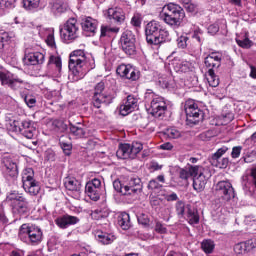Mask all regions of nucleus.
<instances>
[{
	"label": "nucleus",
	"mask_w": 256,
	"mask_h": 256,
	"mask_svg": "<svg viewBox=\"0 0 256 256\" xmlns=\"http://www.w3.org/2000/svg\"><path fill=\"white\" fill-rule=\"evenodd\" d=\"M146 41L149 45H161L166 41H171V36L167 29H163L161 24L152 20L146 24L145 27Z\"/></svg>",
	"instance_id": "obj_1"
},
{
	"label": "nucleus",
	"mask_w": 256,
	"mask_h": 256,
	"mask_svg": "<svg viewBox=\"0 0 256 256\" xmlns=\"http://www.w3.org/2000/svg\"><path fill=\"white\" fill-rule=\"evenodd\" d=\"M159 17L167 25L179 27L181 21L185 18V12L177 4L169 3L163 6Z\"/></svg>",
	"instance_id": "obj_2"
},
{
	"label": "nucleus",
	"mask_w": 256,
	"mask_h": 256,
	"mask_svg": "<svg viewBox=\"0 0 256 256\" xmlns=\"http://www.w3.org/2000/svg\"><path fill=\"white\" fill-rule=\"evenodd\" d=\"M113 187L115 191L126 195L127 197H136L141 191H143V184L141 183V178L132 177L126 182L122 183L121 180H115L113 182Z\"/></svg>",
	"instance_id": "obj_3"
},
{
	"label": "nucleus",
	"mask_w": 256,
	"mask_h": 256,
	"mask_svg": "<svg viewBox=\"0 0 256 256\" xmlns=\"http://www.w3.org/2000/svg\"><path fill=\"white\" fill-rule=\"evenodd\" d=\"M90 60L91 58L87 56L85 50L77 49L70 54L68 67L70 71H72L73 75H75L76 77H83L85 75L83 67H87Z\"/></svg>",
	"instance_id": "obj_4"
},
{
	"label": "nucleus",
	"mask_w": 256,
	"mask_h": 256,
	"mask_svg": "<svg viewBox=\"0 0 256 256\" xmlns=\"http://www.w3.org/2000/svg\"><path fill=\"white\" fill-rule=\"evenodd\" d=\"M223 59V54L219 52H211L205 58V66L208 67L207 72V82L210 87H219V77L215 75L214 69H219L221 67V61Z\"/></svg>",
	"instance_id": "obj_5"
},
{
	"label": "nucleus",
	"mask_w": 256,
	"mask_h": 256,
	"mask_svg": "<svg viewBox=\"0 0 256 256\" xmlns=\"http://www.w3.org/2000/svg\"><path fill=\"white\" fill-rule=\"evenodd\" d=\"M19 238L24 243H30V245H39L43 241V231L39 226L22 224L19 229Z\"/></svg>",
	"instance_id": "obj_6"
},
{
	"label": "nucleus",
	"mask_w": 256,
	"mask_h": 256,
	"mask_svg": "<svg viewBox=\"0 0 256 256\" xmlns=\"http://www.w3.org/2000/svg\"><path fill=\"white\" fill-rule=\"evenodd\" d=\"M105 91V83L99 82L94 88V95L92 97V104L96 109H101L102 105H110L113 103V95Z\"/></svg>",
	"instance_id": "obj_7"
},
{
	"label": "nucleus",
	"mask_w": 256,
	"mask_h": 256,
	"mask_svg": "<svg viewBox=\"0 0 256 256\" xmlns=\"http://www.w3.org/2000/svg\"><path fill=\"white\" fill-rule=\"evenodd\" d=\"M35 172L33 168H26L22 172V183L23 189L26 193L30 195H38L39 191H41V186H39V182L35 180Z\"/></svg>",
	"instance_id": "obj_8"
},
{
	"label": "nucleus",
	"mask_w": 256,
	"mask_h": 256,
	"mask_svg": "<svg viewBox=\"0 0 256 256\" xmlns=\"http://www.w3.org/2000/svg\"><path fill=\"white\" fill-rule=\"evenodd\" d=\"M1 85H7L12 91H19L23 87H27V80L25 78L12 74L11 72L0 71Z\"/></svg>",
	"instance_id": "obj_9"
},
{
	"label": "nucleus",
	"mask_w": 256,
	"mask_h": 256,
	"mask_svg": "<svg viewBox=\"0 0 256 256\" xmlns=\"http://www.w3.org/2000/svg\"><path fill=\"white\" fill-rule=\"evenodd\" d=\"M165 111H167V102H165V98L152 93V101L149 108L150 115L159 119V117L165 115Z\"/></svg>",
	"instance_id": "obj_10"
},
{
	"label": "nucleus",
	"mask_w": 256,
	"mask_h": 256,
	"mask_svg": "<svg viewBox=\"0 0 256 256\" xmlns=\"http://www.w3.org/2000/svg\"><path fill=\"white\" fill-rule=\"evenodd\" d=\"M79 33V24L77 23V19L70 18L64 28L60 30V34L64 41H73L77 39V35Z\"/></svg>",
	"instance_id": "obj_11"
},
{
	"label": "nucleus",
	"mask_w": 256,
	"mask_h": 256,
	"mask_svg": "<svg viewBox=\"0 0 256 256\" xmlns=\"http://www.w3.org/2000/svg\"><path fill=\"white\" fill-rule=\"evenodd\" d=\"M184 111L186 113L187 121H191V123H197L199 119L203 117V112L199 109V105H197L193 99L186 100Z\"/></svg>",
	"instance_id": "obj_12"
},
{
	"label": "nucleus",
	"mask_w": 256,
	"mask_h": 256,
	"mask_svg": "<svg viewBox=\"0 0 256 256\" xmlns=\"http://www.w3.org/2000/svg\"><path fill=\"white\" fill-rule=\"evenodd\" d=\"M135 41V34H133V32H131L130 30H126L123 32L120 38V45L126 55H135Z\"/></svg>",
	"instance_id": "obj_13"
},
{
	"label": "nucleus",
	"mask_w": 256,
	"mask_h": 256,
	"mask_svg": "<svg viewBox=\"0 0 256 256\" xmlns=\"http://www.w3.org/2000/svg\"><path fill=\"white\" fill-rule=\"evenodd\" d=\"M85 191L92 201H99L101 197V180L94 178L88 182Z\"/></svg>",
	"instance_id": "obj_14"
},
{
	"label": "nucleus",
	"mask_w": 256,
	"mask_h": 256,
	"mask_svg": "<svg viewBox=\"0 0 256 256\" xmlns=\"http://www.w3.org/2000/svg\"><path fill=\"white\" fill-rule=\"evenodd\" d=\"M116 73L123 79H129L130 81H137V79H139V71L135 70L131 65H119L116 69Z\"/></svg>",
	"instance_id": "obj_15"
},
{
	"label": "nucleus",
	"mask_w": 256,
	"mask_h": 256,
	"mask_svg": "<svg viewBox=\"0 0 256 256\" xmlns=\"http://www.w3.org/2000/svg\"><path fill=\"white\" fill-rule=\"evenodd\" d=\"M216 191L220 195H223V199L225 201H231L235 197V190L233 189V185L228 181H220L216 184Z\"/></svg>",
	"instance_id": "obj_16"
},
{
	"label": "nucleus",
	"mask_w": 256,
	"mask_h": 256,
	"mask_svg": "<svg viewBox=\"0 0 256 256\" xmlns=\"http://www.w3.org/2000/svg\"><path fill=\"white\" fill-rule=\"evenodd\" d=\"M211 179V170H204L198 176L193 178V188L195 191L200 193L205 189V185H207V181Z\"/></svg>",
	"instance_id": "obj_17"
},
{
	"label": "nucleus",
	"mask_w": 256,
	"mask_h": 256,
	"mask_svg": "<svg viewBox=\"0 0 256 256\" xmlns=\"http://www.w3.org/2000/svg\"><path fill=\"white\" fill-rule=\"evenodd\" d=\"M12 205V213L15 217H23V215H27L30 211L29 202L24 198L20 201H16L11 204Z\"/></svg>",
	"instance_id": "obj_18"
},
{
	"label": "nucleus",
	"mask_w": 256,
	"mask_h": 256,
	"mask_svg": "<svg viewBox=\"0 0 256 256\" xmlns=\"http://www.w3.org/2000/svg\"><path fill=\"white\" fill-rule=\"evenodd\" d=\"M18 131H20L21 135L26 137V139H33L35 135H37V129L33 126V123L27 120L21 122Z\"/></svg>",
	"instance_id": "obj_19"
},
{
	"label": "nucleus",
	"mask_w": 256,
	"mask_h": 256,
	"mask_svg": "<svg viewBox=\"0 0 256 256\" xmlns=\"http://www.w3.org/2000/svg\"><path fill=\"white\" fill-rule=\"evenodd\" d=\"M137 103V98H134L132 95H129L125 103L120 106V114L123 115V117H125L129 115V113H133V111L137 109Z\"/></svg>",
	"instance_id": "obj_20"
},
{
	"label": "nucleus",
	"mask_w": 256,
	"mask_h": 256,
	"mask_svg": "<svg viewBox=\"0 0 256 256\" xmlns=\"http://www.w3.org/2000/svg\"><path fill=\"white\" fill-rule=\"evenodd\" d=\"M26 65H43L45 63V54L41 52H30L25 55Z\"/></svg>",
	"instance_id": "obj_21"
},
{
	"label": "nucleus",
	"mask_w": 256,
	"mask_h": 256,
	"mask_svg": "<svg viewBox=\"0 0 256 256\" xmlns=\"http://www.w3.org/2000/svg\"><path fill=\"white\" fill-rule=\"evenodd\" d=\"M2 163L4 165V171L8 177H17V164L13 162V159L9 156H4L2 159Z\"/></svg>",
	"instance_id": "obj_22"
},
{
	"label": "nucleus",
	"mask_w": 256,
	"mask_h": 256,
	"mask_svg": "<svg viewBox=\"0 0 256 256\" xmlns=\"http://www.w3.org/2000/svg\"><path fill=\"white\" fill-rule=\"evenodd\" d=\"M79 223V218L77 216L64 215L56 219V225L60 229H67L70 225H77Z\"/></svg>",
	"instance_id": "obj_23"
},
{
	"label": "nucleus",
	"mask_w": 256,
	"mask_h": 256,
	"mask_svg": "<svg viewBox=\"0 0 256 256\" xmlns=\"http://www.w3.org/2000/svg\"><path fill=\"white\" fill-rule=\"evenodd\" d=\"M99 22L92 17H86L82 21V29L90 35H95Z\"/></svg>",
	"instance_id": "obj_24"
},
{
	"label": "nucleus",
	"mask_w": 256,
	"mask_h": 256,
	"mask_svg": "<svg viewBox=\"0 0 256 256\" xmlns=\"http://www.w3.org/2000/svg\"><path fill=\"white\" fill-rule=\"evenodd\" d=\"M64 186L67 191H74L75 193L81 191V182L73 177H66L64 179Z\"/></svg>",
	"instance_id": "obj_25"
},
{
	"label": "nucleus",
	"mask_w": 256,
	"mask_h": 256,
	"mask_svg": "<svg viewBox=\"0 0 256 256\" xmlns=\"http://www.w3.org/2000/svg\"><path fill=\"white\" fill-rule=\"evenodd\" d=\"M51 11L54 15H61L69 11V5L61 0H55L51 3Z\"/></svg>",
	"instance_id": "obj_26"
},
{
	"label": "nucleus",
	"mask_w": 256,
	"mask_h": 256,
	"mask_svg": "<svg viewBox=\"0 0 256 256\" xmlns=\"http://www.w3.org/2000/svg\"><path fill=\"white\" fill-rule=\"evenodd\" d=\"M116 156L118 159H133V154L131 153V144H122L116 151Z\"/></svg>",
	"instance_id": "obj_27"
},
{
	"label": "nucleus",
	"mask_w": 256,
	"mask_h": 256,
	"mask_svg": "<svg viewBox=\"0 0 256 256\" xmlns=\"http://www.w3.org/2000/svg\"><path fill=\"white\" fill-rule=\"evenodd\" d=\"M108 17L117 23H123L125 21V12L121 8H110L108 9Z\"/></svg>",
	"instance_id": "obj_28"
},
{
	"label": "nucleus",
	"mask_w": 256,
	"mask_h": 256,
	"mask_svg": "<svg viewBox=\"0 0 256 256\" xmlns=\"http://www.w3.org/2000/svg\"><path fill=\"white\" fill-rule=\"evenodd\" d=\"M118 224L124 231H127L131 227V217L127 213H122L119 216Z\"/></svg>",
	"instance_id": "obj_29"
},
{
	"label": "nucleus",
	"mask_w": 256,
	"mask_h": 256,
	"mask_svg": "<svg viewBox=\"0 0 256 256\" xmlns=\"http://www.w3.org/2000/svg\"><path fill=\"white\" fill-rule=\"evenodd\" d=\"M97 237L102 245H111V243L116 239L115 235L106 232L99 233Z\"/></svg>",
	"instance_id": "obj_30"
},
{
	"label": "nucleus",
	"mask_w": 256,
	"mask_h": 256,
	"mask_svg": "<svg viewBox=\"0 0 256 256\" xmlns=\"http://www.w3.org/2000/svg\"><path fill=\"white\" fill-rule=\"evenodd\" d=\"M40 4L41 0H23V7L26 11H35V9H39Z\"/></svg>",
	"instance_id": "obj_31"
},
{
	"label": "nucleus",
	"mask_w": 256,
	"mask_h": 256,
	"mask_svg": "<svg viewBox=\"0 0 256 256\" xmlns=\"http://www.w3.org/2000/svg\"><path fill=\"white\" fill-rule=\"evenodd\" d=\"M210 163L218 169H227L229 165V158L210 159Z\"/></svg>",
	"instance_id": "obj_32"
},
{
	"label": "nucleus",
	"mask_w": 256,
	"mask_h": 256,
	"mask_svg": "<svg viewBox=\"0 0 256 256\" xmlns=\"http://www.w3.org/2000/svg\"><path fill=\"white\" fill-rule=\"evenodd\" d=\"M188 171L190 173V177H193L195 179L196 177H199L203 171H209L208 168H203L202 166H189Z\"/></svg>",
	"instance_id": "obj_33"
},
{
	"label": "nucleus",
	"mask_w": 256,
	"mask_h": 256,
	"mask_svg": "<svg viewBox=\"0 0 256 256\" xmlns=\"http://www.w3.org/2000/svg\"><path fill=\"white\" fill-rule=\"evenodd\" d=\"M201 249L204 253L210 254L213 253V249H215V242L212 240H204L201 243Z\"/></svg>",
	"instance_id": "obj_34"
},
{
	"label": "nucleus",
	"mask_w": 256,
	"mask_h": 256,
	"mask_svg": "<svg viewBox=\"0 0 256 256\" xmlns=\"http://www.w3.org/2000/svg\"><path fill=\"white\" fill-rule=\"evenodd\" d=\"M236 43L242 49H251L253 46V41H251L248 37L236 38Z\"/></svg>",
	"instance_id": "obj_35"
},
{
	"label": "nucleus",
	"mask_w": 256,
	"mask_h": 256,
	"mask_svg": "<svg viewBox=\"0 0 256 256\" xmlns=\"http://www.w3.org/2000/svg\"><path fill=\"white\" fill-rule=\"evenodd\" d=\"M70 133L75 137H78V139H81L85 135V129L80 126L70 124Z\"/></svg>",
	"instance_id": "obj_36"
},
{
	"label": "nucleus",
	"mask_w": 256,
	"mask_h": 256,
	"mask_svg": "<svg viewBox=\"0 0 256 256\" xmlns=\"http://www.w3.org/2000/svg\"><path fill=\"white\" fill-rule=\"evenodd\" d=\"M130 151L132 153V158L135 159L138 153H141V151H143V144H141L140 142H133L132 144H130Z\"/></svg>",
	"instance_id": "obj_37"
},
{
	"label": "nucleus",
	"mask_w": 256,
	"mask_h": 256,
	"mask_svg": "<svg viewBox=\"0 0 256 256\" xmlns=\"http://www.w3.org/2000/svg\"><path fill=\"white\" fill-rule=\"evenodd\" d=\"M93 219L99 220V219H105L106 217H109V210L108 209H97L92 213Z\"/></svg>",
	"instance_id": "obj_38"
},
{
	"label": "nucleus",
	"mask_w": 256,
	"mask_h": 256,
	"mask_svg": "<svg viewBox=\"0 0 256 256\" xmlns=\"http://www.w3.org/2000/svg\"><path fill=\"white\" fill-rule=\"evenodd\" d=\"M23 99L27 107H29L30 109H32V107H35V105H37V98H35V96L32 94L25 95Z\"/></svg>",
	"instance_id": "obj_39"
},
{
	"label": "nucleus",
	"mask_w": 256,
	"mask_h": 256,
	"mask_svg": "<svg viewBox=\"0 0 256 256\" xmlns=\"http://www.w3.org/2000/svg\"><path fill=\"white\" fill-rule=\"evenodd\" d=\"M165 135H167L169 139H179V137H181V132L176 128H168L165 131Z\"/></svg>",
	"instance_id": "obj_40"
},
{
	"label": "nucleus",
	"mask_w": 256,
	"mask_h": 256,
	"mask_svg": "<svg viewBox=\"0 0 256 256\" xmlns=\"http://www.w3.org/2000/svg\"><path fill=\"white\" fill-rule=\"evenodd\" d=\"M180 73H189L193 71V64L189 61H184L179 65V70Z\"/></svg>",
	"instance_id": "obj_41"
},
{
	"label": "nucleus",
	"mask_w": 256,
	"mask_h": 256,
	"mask_svg": "<svg viewBox=\"0 0 256 256\" xmlns=\"http://www.w3.org/2000/svg\"><path fill=\"white\" fill-rule=\"evenodd\" d=\"M229 151V147L222 146L214 154H212L210 159H221Z\"/></svg>",
	"instance_id": "obj_42"
},
{
	"label": "nucleus",
	"mask_w": 256,
	"mask_h": 256,
	"mask_svg": "<svg viewBox=\"0 0 256 256\" xmlns=\"http://www.w3.org/2000/svg\"><path fill=\"white\" fill-rule=\"evenodd\" d=\"M177 45L179 49H187V46L189 45V37L183 35L178 37Z\"/></svg>",
	"instance_id": "obj_43"
},
{
	"label": "nucleus",
	"mask_w": 256,
	"mask_h": 256,
	"mask_svg": "<svg viewBox=\"0 0 256 256\" xmlns=\"http://www.w3.org/2000/svg\"><path fill=\"white\" fill-rule=\"evenodd\" d=\"M8 201H12V203H16V201H21L23 199H25V197H23V195L19 194V192H11L8 196H7Z\"/></svg>",
	"instance_id": "obj_44"
},
{
	"label": "nucleus",
	"mask_w": 256,
	"mask_h": 256,
	"mask_svg": "<svg viewBox=\"0 0 256 256\" xmlns=\"http://www.w3.org/2000/svg\"><path fill=\"white\" fill-rule=\"evenodd\" d=\"M247 251V244L241 242V243H238L234 246V252L237 254V255H243V253H246Z\"/></svg>",
	"instance_id": "obj_45"
},
{
	"label": "nucleus",
	"mask_w": 256,
	"mask_h": 256,
	"mask_svg": "<svg viewBox=\"0 0 256 256\" xmlns=\"http://www.w3.org/2000/svg\"><path fill=\"white\" fill-rule=\"evenodd\" d=\"M188 219L191 225H197V223H199V215L195 212H191V210L188 212Z\"/></svg>",
	"instance_id": "obj_46"
},
{
	"label": "nucleus",
	"mask_w": 256,
	"mask_h": 256,
	"mask_svg": "<svg viewBox=\"0 0 256 256\" xmlns=\"http://www.w3.org/2000/svg\"><path fill=\"white\" fill-rule=\"evenodd\" d=\"M138 223L140 225H143V227H149V216H147L146 214H141L140 216H138Z\"/></svg>",
	"instance_id": "obj_47"
},
{
	"label": "nucleus",
	"mask_w": 256,
	"mask_h": 256,
	"mask_svg": "<svg viewBox=\"0 0 256 256\" xmlns=\"http://www.w3.org/2000/svg\"><path fill=\"white\" fill-rule=\"evenodd\" d=\"M49 64L55 65L57 69H61V58L58 56H50Z\"/></svg>",
	"instance_id": "obj_48"
},
{
	"label": "nucleus",
	"mask_w": 256,
	"mask_h": 256,
	"mask_svg": "<svg viewBox=\"0 0 256 256\" xmlns=\"http://www.w3.org/2000/svg\"><path fill=\"white\" fill-rule=\"evenodd\" d=\"M0 40L4 45H9V41H11V35H9V32H2L0 33Z\"/></svg>",
	"instance_id": "obj_49"
},
{
	"label": "nucleus",
	"mask_w": 256,
	"mask_h": 256,
	"mask_svg": "<svg viewBox=\"0 0 256 256\" xmlns=\"http://www.w3.org/2000/svg\"><path fill=\"white\" fill-rule=\"evenodd\" d=\"M243 148L241 146H235L232 148V153H231V156H232V159H239V157L241 156V150Z\"/></svg>",
	"instance_id": "obj_50"
},
{
	"label": "nucleus",
	"mask_w": 256,
	"mask_h": 256,
	"mask_svg": "<svg viewBox=\"0 0 256 256\" xmlns=\"http://www.w3.org/2000/svg\"><path fill=\"white\" fill-rule=\"evenodd\" d=\"M131 24L134 27H141V15L136 14L132 17Z\"/></svg>",
	"instance_id": "obj_51"
},
{
	"label": "nucleus",
	"mask_w": 256,
	"mask_h": 256,
	"mask_svg": "<svg viewBox=\"0 0 256 256\" xmlns=\"http://www.w3.org/2000/svg\"><path fill=\"white\" fill-rule=\"evenodd\" d=\"M176 211L178 215H183L185 213V203L177 202L176 203Z\"/></svg>",
	"instance_id": "obj_52"
},
{
	"label": "nucleus",
	"mask_w": 256,
	"mask_h": 256,
	"mask_svg": "<svg viewBox=\"0 0 256 256\" xmlns=\"http://www.w3.org/2000/svg\"><path fill=\"white\" fill-rule=\"evenodd\" d=\"M208 33L210 35H217L219 33V26L217 24H212L208 27Z\"/></svg>",
	"instance_id": "obj_53"
},
{
	"label": "nucleus",
	"mask_w": 256,
	"mask_h": 256,
	"mask_svg": "<svg viewBox=\"0 0 256 256\" xmlns=\"http://www.w3.org/2000/svg\"><path fill=\"white\" fill-rule=\"evenodd\" d=\"M180 179H183L184 181H187L189 177H191V174L189 173V170L181 169L179 172Z\"/></svg>",
	"instance_id": "obj_54"
},
{
	"label": "nucleus",
	"mask_w": 256,
	"mask_h": 256,
	"mask_svg": "<svg viewBox=\"0 0 256 256\" xmlns=\"http://www.w3.org/2000/svg\"><path fill=\"white\" fill-rule=\"evenodd\" d=\"M46 43L49 45V47H55V36H53L52 32L48 34Z\"/></svg>",
	"instance_id": "obj_55"
},
{
	"label": "nucleus",
	"mask_w": 256,
	"mask_h": 256,
	"mask_svg": "<svg viewBox=\"0 0 256 256\" xmlns=\"http://www.w3.org/2000/svg\"><path fill=\"white\" fill-rule=\"evenodd\" d=\"M61 147H62L65 155H71V149H72L71 144L61 143Z\"/></svg>",
	"instance_id": "obj_56"
},
{
	"label": "nucleus",
	"mask_w": 256,
	"mask_h": 256,
	"mask_svg": "<svg viewBox=\"0 0 256 256\" xmlns=\"http://www.w3.org/2000/svg\"><path fill=\"white\" fill-rule=\"evenodd\" d=\"M155 231L157 233H167V228L163 226L160 222L156 223Z\"/></svg>",
	"instance_id": "obj_57"
},
{
	"label": "nucleus",
	"mask_w": 256,
	"mask_h": 256,
	"mask_svg": "<svg viewBox=\"0 0 256 256\" xmlns=\"http://www.w3.org/2000/svg\"><path fill=\"white\" fill-rule=\"evenodd\" d=\"M184 8L189 11V13H193L196 11L197 9V5L193 4L192 2H190L189 4H187L186 6H184Z\"/></svg>",
	"instance_id": "obj_58"
},
{
	"label": "nucleus",
	"mask_w": 256,
	"mask_h": 256,
	"mask_svg": "<svg viewBox=\"0 0 256 256\" xmlns=\"http://www.w3.org/2000/svg\"><path fill=\"white\" fill-rule=\"evenodd\" d=\"M148 189H159V183L157 180H150L148 184Z\"/></svg>",
	"instance_id": "obj_59"
},
{
	"label": "nucleus",
	"mask_w": 256,
	"mask_h": 256,
	"mask_svg": "<svg viewBox=\"0 0 256 256\" xmlns=\"http://www.w3.org/2000/svg\"><path fill=\"white\" fill-rule=\"evenodd\" d=\"M160 149H163L164 151H171L173 149V144L167 142L160 146Z\"/></svg>",
	"instance_id": "obj_60"
},
{
	"label": "nucleus",
	"mask_w": 256,
	"mask_h": 256,
	"mask_svg": "<svg viewBox=\"0 0 256 256\" xmlns=\"http://www.w3.org/2000/svg\"><path fill=\"white\" fill-rule=\"evenodd\" d=\"M250 177L252 179L253 185L256 187V166L251 169Z\"/></svg>",
	"instance_id": "obj_61"
},
{
	"label": "nucleus",
	"mask_w": 256,
	"mask_h": 256,
	"mask_svg": "<svg viewBox=\"0 0 256 256\" xmlns=\"http://www.w3.org/2000/svg\"><path fill=\"white\" fill-rule=\"evenodd\" d=\"M111 31V28L107 26L101 27V37H107V34Z\"/></svg>",
	"instance_id": "obj_62"
},
{
	"label": "nucleus",
	"mask_w": 256,
	"mask_h": 256,
	"mask_svg": "<svg viewBox=\"0 0 256 256\" xmlns=\"http://www.w3.org/2000/svg\"><path fill=\"white\" fill-rule=\"evenodd\" d=\"M166 201H177L178 196L176 193L168 194L165 197Z\"/></svg>",
	"instance_id": "obj_63"
},
{
	"label": "nucleus",
	"mask_w": 256,
	"mask_h": 256,
	"mask_svg": "<svg viewBox=\"0 0 256 256\" xmlns=\"http://www.w3.org/2000/svg\"><path fill=\"white\" fill-rule=\"evenodd\" d=\"M250 77H252V79H256V68L255 67L251 68Z\"/></svg>",
	"instance_id": "obj_64"
}]
</instances>
